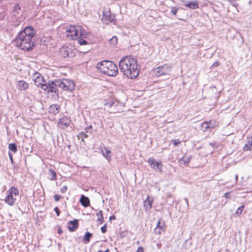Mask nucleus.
<instances>
[{
  "instance_id": "nucleus-1",
  "label": "nucleus",
  "mask_w": 252,
  "mask_h": 252,
  "mask_svg": "<svg viewBox=\"0 0 252 252\" xmlns=\"http://www.w3.org/2000/svg\"><path fill=\"white\" fill-rule=\"evenodd\" d=\"M36 32L32 26H27L18 32L13 40L16 46L24 51H32L35 45L33 37Z\"/></svg>"
},
{
  "instance_id": "nucleus-2",
  "label": "nucleus",
  "mask_w": 252,
  "mask_h": 252,
  "mask_svg": "<svg viewBox=\"0 0 252 252\" xmlns=\"http://www.w3.org/2000/svg\"><path fill=\"white\" fill-rule=\"evenodd\" d=\"M120 71L129 78H135L139 74L137 60L130 56L123 58L119 62Z\"/></svg>"
},
{
  "instance_id": "nucleus-3",
  "label": "nucleus",
  "mask_w": 252,
  "mask_h": 252,
  "mask_svg": "<svg viewBox=\"0 0 252 252\" xmlns=\"http://www.w3.org/2000/svg\"><path fill=\"white\" fill-rule=\"evenodd\" d=\"M96 67L104 74L115 76L118 73L117 66L112 61L104 60L97 63Z\"/></svg>"
},
{
  "instance_id": "nucleus-4",
  "label": "nucleus",
  "mask_w": 252,
  "mask_h": 252,
  "mask_svg": "<svg viewBox=\"0 0 252 252\" xmlns=\"http://www.w3.org/2000/svg\"><path fill=\"white\" fill-rule=\"evenodd\" d=\"M59 88L58 79L49 81L47 83L42 86V89L47 91L48 94L52 93V97L55 99H58L59 97Z\"/></svg>"
},
{
  "instance_id": "nucleus-5",
  "label": "nucleus",
  "mask_w": 252,
  "mask_h": 252,
  "mask_svg": "<svg viewBox=\"0 0 252 252\" xmlns=\"http://www.w3.org/2000/svg\"><path fill=\"white\" fill-rule=\"evenodd\" d=\"M59 87L63 91L72 92L75 89V84L68 79H58Z\"/></svg>"
},
{
  "instance_id": "nucleus-6",
  "label": "nucleus",
  "mask_w": 252,
  "mask_h": 252,
  "mask_svg": "<svg viewBox=\"0 0 252 252\" xmlns=\"http://www.w3.org/2000/svg\"><path fill=\"white\" fill-rule=\"evenodd\" d=\"M156 76H160L162 75L169 74L171 72V66L167 64L159 66L154 70Z\"/></svg>"
},
{
  "instance_id": "nucleus-7",
  "label": "nucleus",
  "mask_w": 252,
  "mask_h": 252,
  "mask_svg": "<svg viewBox=\"0 0 252 252\" xmlns=\"http://www.w3.org/2000/svg\"><path fill=\"white\" fill-rule=\"evenodd\" d=\"M80 26H70L66 31V35L71 39H78V29Z\"/></svg>"
},
{
  "instance_id": "nucleus-8",
  "label": "nucleus",
  "mask_w": 252,
  "mask_h": 252,
  "mask_svg": "<svg viewBox=\"0 0 252 252\" xmlns=\"http://www.w3.org/2000/svg\"><path fill=\"white\" fill-rule=\"evenodd\" d=\"M32 80L34 84L42 89V85L46 84V82L44 77L38 72H35L32 75Z\"/></svg>"
},
{
  "instance_id": "nucleus-9",
  "label": "nucleus",
  "mask_w": 252,
  "mask_h": 252,
  "mask_svg": "<svg viewBox=\"0 0 252 252\" xmlns=\"http://www.w3.org/2000/svg\"><path fill=\"white\" fill-rule=\"evenodd\" d=\"M61 56L65 58L66 57L72 58L74 56L72 47L63 46L60 49Z\"/></svg>"
},
{
  "instance_id": "nucleus-10",
  "label": "nucleus",
  "mask_w": 252,
  "mask_h": 252,
  "mask_svg": "<svg viewBox=\"0 0 252 252\" xmlns=\"http://www.w3.org/2000/svg\"><path fill=\"white\" fill-rule=\"evenodd\" d=\"M71 120L66 117H63L59 120L58 126L61 129H65L69 126Z\"/></svg>"
},
{
  "instance_id": "nucleus-11",
  "label": "nucleus",
  "mask_w": 252,
  "mask_h": 252,
  "mask_svg": "<svg viewBox=\"0 0 252 252\" xmlns=\"http://www.w3.org/2000/svg\"><path fill=\"white\" fill-rule=\"evenodd\" d=\"M148 162L150 164L151 167L154 169H158L159 171H162V162L160 161H156L155 159L153 158H149L148 159Z\"/></svg>"
},
{
  "instance_id": "nucleus-12",
  "label": "nucleus",
  "mask_w": 252,
  "mask_h": 252,
  "mask_svg": "<svg viewBox=\"0 0 252 252\" xmlns=\"http://www.w3.org/2000/svg\"><path fill=\"white\" fill-rule=\"evenodd\" d=\"M165 225L164 221L160 218L158 222L156 227L155 229V232L156 234H161V232L164 231L165 229Z\"/></svg>"
},
{
  "instance_id": "nucleus-13",
  "label": "nucleus",
  "mask_w": 252,
  "mask_h": 252,
  "mask_svg": "<svg viewBox=\"0 0 252 252\" xmlns=\"http://www.w3.org/2000/svg\"><path fill=\"white\" fill-rule=\"evenodd\" d=\"M79 226L78 220L74 219L68 222V229L70 232H74L77 230Z\"/></svg>"
},
{
  "instance_id": "nucleus-14",
  "label": "nucleus",
  "mask_w": 252,
  "mask_h": 252,
  "mask_svg": "<svg viewBox=\"0 0 252 252\" xmlns=\"http://www.w3.org/2000/svg\"><path fill=\"white\" fill-rule=\"evenodd\" d=\"M181 1L183 2L184 5L191 9H196L199 8L198 3L195 0L187 1L185 0H181Z\"/></svg>"
},
{
  "instance_id": "nucleus-15",
  "label": "nucleus",
  "mask_w": 252,
  "mask_h": 252,
  "mask_svg": "<svg viewBox=\"0 0 252 252\" xmlns=\"http://www.w3.org/2000/svg\"><path fill=\"white\" fill-rule=\"evenodd\" d=\"M153 203V198L152 197L151 198L149 196H148L146 199L145 200H144L143 202V206H144L146 211H147L152 208Z\"/></svg>"
},
{
  "instance_id": "nucleus-16",
  "label": "nucleus",
  "mask_w": 252,
  "mask_h": 252,
  "mask_svg": "<svg viewBox=\"0 0 252 252\" xmlns=\"http://www.w3.org/2000/svg\"><path fill=\"white\" fill-rule=\"evenodd\" d=\"M18 89L20 91H25L29 88V84L24 80H20L17 85Z\"/></svg>"
},
{
  "instance_id": "nucleus-17",
  "label": "nucleus",
  "mask_w": 252,
  "mask_h": 252,
  "mask_svg": "<svg viewBox=\"0 0 252 252\" xmlns=\"http://www.w3.org/2000/svg\"><path fill=\"white\" fill-rule=\"evenodd\" d=\"M81 204L84 207H87L90 205V199L84 195H81L79 200Z\"/></svg>"
},
{
  "instance_id": "nucleus-18",
  "label": "nucleus",
  "mask_w": 252,
  "mask_h": 252,
  "mask_svg": "<svg viewBox=\"0 0 252 252\" xmlns=\"http://www.w3.org/2000/svg\"><path fill=\"white\" fill-rule=\"evenodd\" d=\"M191 158V156H189L187 158L183 157L179 159L178 162L181 166L183 165L185 166H188L190 161Z\"/></svg>"
},
{
  "instance_id": "nucleus-19",
  "label": "nucleus",
  "mask_w": 252,
  "mask_h": 252,
  "mask_svg": "<svg viewBox=\"0 0 252 252\" xmlns=\"http://www.w3.org/2000/svg\"><path fill=\"white\" fill-rule=\"evenodd\" d=\"M60 106L58 104H52L49 107V112L54 115L58 114L59 112Z\"/></svg>"
},
{
  "instance_id": "nucleus-20",
  "label": "nucleus",
  "mask_w": 252,
  "mask_h": 252,
  "mask_svg": "<svg viewBox=\"0 0 252 252\" xmlns=\"http://www.w3.org/2000/svg\"><path fill=\"white\" fill-rule=\"evenodd\" d=\"M102 155L110 162L111 160V152L106 148L101 150Z\"/></svg>"
},
{
  "instance_id": "nucleus-21",
  "label": "nucleus",
  "mask_w": 252,
  "mask_h": 252,
  "mask_svg": "<svg viewBox=\"0 0 252 252\" xmlns=\"http://www.w3.org/2000/svg\"><path fill=\"white\" fill-rule=\"evenodd\" d=\"M7 195L5 198L4 201L5 202L9 205L10 206H12L15 203L16 199L13 197L12 195L7 193Z\"/></svg>"
},
{
  "instance_id": "nucleus-22",
  "label": "nucleus",
  "mask_w": 252,
  "mask_h": 252,
  "mask_svg": "<svg viewBox=\"0 0 252 252\" xmlns=\"http://www.w3.org/2000/svg\"><path fill=\"white\" fill-rule=\"evenodd\" d=\"M78 30H78V38H85L87 37L88 32H86L85 30L83 29L81 26H80V28H79Z\"/></svg>"
},
{
  "instance_id": "nucleus-23",
  "label": "nucleus",
  "mask_w": 252,
  "mask_h": 252,
  "mask_svg": "<svg viewBox=\"0 0 252 252\" xmlns=\"http://www.w3.org/2000/svg\"><path fill=\"white\" fill-rule=\"evenodd\" d=\"M93 237V234L87 231L85 233L83 238V242L85 244H88L90 242L91 238Z\"/></svg>"
},
{
  "instance_id": "nucleus-24",
  "label": "nucleus",
  "mask_w": 252,
  "mask_h": 252,
  "mask_svg": "<svg viewBox=\"0 0 252 252\" xmlns=\"http://www.w3.org/2000/svg\"><path fill=\"white\" fill-rule=\"evenodd\" d=\"M7 193L16 196L19 195V190L17 188L12 187L7 191Z\"/></svg>"
},
{
  "instance_id": "nucleus-25",
  "label": "nucleus",
  "mask_w": 252,
  "mask_h": 252,
  "mask_svg": "<svg viewBox=\"0 0 252 252\" xmlns=\"http://www.w3.org/2000/svg\"><path fill=\"white\" fill-rule=\"evenodd\" d=\"M105 18L110 23H115L116 21L115 15L114 14H110L109 15L106 16Z\"/></svg>"
},
{
  "instance_id": "nucleus-26",
  "label": "nucleus",
  "mask_w": 252,
  "mask_h": 252,
  "mask_svg": "<svg viewBox=\"0 0 252 252\" xmlns=\"http://www.w3.org/2000/svg\"><path fill=\"white\" fill-rule=\"evenodd\" d=\"M49 172L51 175V177L50 178V179L52 181L56 180L57 179V174L56 171L54 169L50 168L49 169Z\"/></svg>"
},
{
  "instance_id": "nucleus-27",
  "label": "nucleus",
  "mask_w": 252,
  "mask_h": 252,
  "mask_svg": "<svg viewBox=\"0 0 252 252\" xmlns=\"http://www.w3.org/2000/svg\"><path fill=\"white\" fill-rule=\"evenodd\" d=\"M9 149L11 151L14 153H15L17 151V147L15 143H10L8 145Z\"/></svg>"
},
{
  "instance_id": "nucleus-28",
  "label": "nucleus",
  "mask_w": 252,
  "mask_h": 252,
  "mask_svg": "<svg viewBox=\"0 0 252 252\" xmlns=\"http://www.w3.org/2000/svg\"><path fill=\"white\" fill-rule=\"evenodd\" d=\"M201 129L204 131H206L209 130V126L208 124V121L203 123L201 125Z\"/></svg>"
},
{
  "instance_id": "nucleus-29",
  "label": "nucleus",
  "mask_w": 252,
  "mask_h": 252,
  "mask_svg": "<svg viewBox=\"0 0 252 252\" xmlns=\"http://www.w3.org/2000/svg\"><path fill=\"white\" fill-rule=\"evenodd\" d=\"M109 42L111 45L115 46L118 43V38L116 36H113L110 40Z\"/></svg>"
},
{
  "instance_id": "nucleus-30",
  "label": "nucleus",
  "mask_w": 252,
  "mask_h": 252,
  "mask_svg": "<svg viewBox=\"0 0 252 252\" xmlns=\"http://www.w3.org/2000/svg\"><path fill=\"white\" fill-rule=\"evenodd\" d=\"M97 216H100L99 218L97 219V221H99L100 223L101 224L103 222V212L102 211L100 210L98 213L96 214Z\"/></svg>"
},
{
  "instance_id": "nucleus-31",
  "label": "nucleus",
  "mask_w": 252,
  "mask_h": 252,
  "mask_svg": "<svg viewBox=\"0 0 252 252\" xmlns=\"http://www.w3.org/2000/svg\"><path fill=\"white\" fill-rule=\"evenodd\" d=\"M180 9H182L183 8L182 7L178 8V7H174V6L172 7L171 10V12L172 14L175 16H177V13L178 10H179Z\"/></svg>"
},
{
  "instance_id": "nucleus-32",
  "label": "nucleus",
  "mask_w": 252,
  "mask_h": 252,
  "mask_svg": "<svg viewBox=\"0 0 252 252\" xmlns=\"http://www.w3.org/2000/svg\"><path fill=\"white\" fill-rule=\"evenodd\" d=\"M244 208H245L244 205H242V206H241L240 207L238 208L235 212V214L238 216H240L241 215L242 211Z\"/></svg>"
},
{
  "instance_id": "nucleus-33",
  "label": "nucleus",
  "mask_w": 252,
  "mask_h": 252,
  "mask_svg": "<svg viewBox=\"0 0 252 252\" xmlns=\"http://www.w3.org/2000/svg\"><path fill=\"white\" fill-rule=\"evenodd\" d=\"M21 11V7L19 6V4L17 3L13 7V11L16 14H19Z\"/></svg>"
},
{
  "instance_id": "nucleus-34",
  "label": "nucleus",
  "mask_w": 252,
  "mask_h": 252,
  "mask_svg": "<svg viewBox=\"0 0 252 252\" xmlns=\"http://www.w3.org/2000/svg\"><path fill=\"white\" fill-rule=\"evenodd\" d=\"M78 137V138L79 137H82V141H84V138H87L89 137V136L84 131H81L79 133Z\"/></svg>"
},
{
  "instance_id": "nucleus-35",
  "label": "nucleus",
  "mask_w": 252,
  "mask_h": 252,
  "mask_svg": "<svg viewBox=\"0 0 252 252\" xmlns=\"http://www.w3.org/2000/svg\"><path fill=\"white\" fill-rule=\"evenodd\" d=\"M78 39V42L81 45H85L88 44V42L83 38H79Z\"/></svg>"
},
{
  "instance_id": "nucleus-36",
  "label": "nucleus",
  "mask_w": 252,
  "mask_h": 252,
  "mask_svg": "<svg viewBox=\"0 0 252 252\" xmlns=\"http://www.w3.org/2000/svg\"><path fill=\"white\" fill-rule=\"evenodd\" d=\"M127 234H128V231L127 230L121 231L119 232L120 237L122 239L124 238L126 236Z\"/></svg>"
},
{
  "instance_id": "nucleus-37",
  "label": "nucleus",
  "mask_w": 252,
  "mask_h": 252,
  "mask_svg": "<svg viewBox=\"0 0 252 252\" xmlns=\"http://www.w3.org/2000/svg\"><path fill=\"white\" fill-rule=\"evenodd\" d=\"M208 124L209 126V130L214 128L215 127V122L212 121H208Z\"/></svg>"
},
{
  "instance_id": "nucleus-38",
  "label": "nucleus",
  "mask_w": 252,
  "mask_h": 252,
  "mask_svg": "<svg viewBox=\"0 0 252 252\" xmlns=\"http://www.w3.org/2000/svg\"><path fill=\"white\" fill-rule=\"evenodd\" d=\"M105 106L109 108L113 107L114 106H116L114 102L109 101L105 103Z\"/></svg>"
},
{
  "instance_id": "nucleus-39",
  "label": "nucleus",
  "mask_w": 252,
  "mask_h": 252,
  "mask_svg": "<svg viewBox=\"0 0 252 252\" xmlns=\"http://www.w3.org/2000/svg\"><path fill=\"white\" fill-rule=\"evenodd\" d=\"M85 132L92 133V125L89 126L88 127H85Z\"/></svg>"
},
{
  "instance_id": "nucleus-40",
  "label": "nucleus",
  "mask_w": 252,
  "mask_h": 252,
  "mask_svg": "<svg viewBox=\"0 0 252 252\" xmlns=\"http://www.w3.org/2000/svg\"><path fill=\"white\" fill-rule=\"evenodd\" d=\"M175 146H178L181 142L180 139H173L171 141Z\"/></svg>"
},
{
  "instance_id": "nucleus-41",
  "label": "nucleus",
  "mask_w": 252,
  "mask_h": 252,
  "mask_svg": "<svg viewBox=\"0 0 252 252\" xmlns=\"http://www.w3.org/2000/svg\"><path fill=\"white\" fill-rule=\"evenodd\" d=\"M228 1H229L230 4H231L232 5L235 7H237L238 5L236 0H228Z\"/></svg>"
},
{
  "instance_id": "nucleus-42",
  "label": "nucleus",
  "mask_w": 252,
  "mask_h": 252,
  "mask_svg": "<svg viewBox=\"0 0 252 252\" xmlns=\"http://www.w3.org/2000/svg\"><path fill=\"white\" fill-rule=\"evenodd\" d=\"M252 146V142L250 144H246L244 147V151H248L251 149V147Z\"/></svg>"
},
{
  "instance_id": "nucleus-43",
  "label": "nucleus",
  "mask_w": 252,
  "mask_h": 252,
  "mask_svg": "<svg viewBox=\"0 0 252 252\" xmlns=\"http://www.w3.org/2000/svg\"><path fill=\"white\" fill-rule=\"evenodd\" d=\"M100 229L102 233H106L107 232V224H105L101 227Z\"/></svg>"
},
{
  "instance_id": "nucleus-44",
  "label": "nucleus",
  "mask_w": 252,
  "mask_h": 252,
  "mask_svg": "<svg viewBox=\"0 0 252 252\" xmlns=\"http://www.w3.org/2000/svg\"><path fill=\"white\" fill-rule=\"evenodd\" d=\"M61 195L59 194H55L54 195V199L56 201H58L60 200L61 198Z\"/></svg>"
},
{
  "instance_id": "nucleus-45",
  "label": "nucleus",
  "mask_w": 252,
  "mask_h": 252,
  "mask_svg": "<svg viewBox=\"0 0 252 252\" xmlns=\"http://www.w3.org/2000/svg\"><path fill=\"white\" fill-rule=\"evenodd\" d=\"M220 64V63L218 61L215 62L211 65V68H214L218 66Z\"/></svg>"
},
{
  "instance_id": "nucleus-46",
  "label": "nucleus",
  "mask_w": 252,
  "mask_h": 252,
  "mask_svg": "<svg viewBox=\"0 0 252 252\" xmlns=\"http://www.w3.org/2000/svg\"><path fill=\"white\" fill-rule=\"evenodd\" d=\"M67 189V187L66 186H64L61 189V192L62 193H65Z\"/></svg>"
},
{
  "instance_id": "nucleus-47",
  "label": "nucleus",
  "mask_w": 252,
  "mask_h": 252,
  "mask_svg": "<svg viewBox=\"0 0 252 252\" xmlns=\"http://www.w3.org/2000/svg\"><path fill=\"white\" fill-rule=\"evenodd\" d=\"M54 210L55 212H56L57 216H59L60 215V210L59 208L58 207H55Z\"/></svg>"
},
{
  "instance_id": "nucleus-48",
  "label": "nucleus",
  "mask_w": 252,
  "mask_h": 252,
  "mask_svg": "<svg viewBox=\"0 0 252 252\" xmlns=\"http://www.w3.org/2000/svg\"><path fill=\"white\" fill-rule=\"evenodd\" d=\"M210 145L212 146L213 148H214L215 149L217 148L219 145L218 143L216 142L214 143H210Z\"/></svg>"
},
{
  "instance_id": "nucleus-49",
  "label": "nucleus",
  "mask_w": 252,
  "mask_h": 252,
  "mask_svg": "<svg viewBox=\"0 0 252 252\" xmlns=\"http://www.w3.org/2000/svg\"><path fill=\"white\" fill-rule=\"evenodd\" d=\"M230 194V192H226L224 194L223 197L226 198V199H229L230 198V196L229 195Z\"/></svg>"
},
{
  "instance_id": "nucleus-50",
  "label": "nucleus",
  "mask_w": 252,
  "mask_h": 252,
  "mask_svg": "<svg viewBox=\"0 0 252 252\" xmlns=\"http://www.w3.org/2000/svg\"><path fill=\"white\" fill-rule=\"evenodd\" d=\"M58 233L59 234H61L62 233H63V231L61 227V226L60 225H58Z\"/></svg>"
},
{
  "instance_id": "nucleus-51",
  "label": "nucleus",
  "mask_w": 252,
  "mask_h": 252,
  "mask_svg": "<svg viewBox=\"0 0 252 252\" xmlns=\"http://www.w3.org/2000/svg\"><path fill=\"white\" fill-rule=\"evenodd\" d=\"M136 252H144V249L142 247H139Z\"/></svg>"
},
{
  "instance_id": "nucleus-52",
  "label": "nucleus",
  "mask_w": 252,
  "mask_h": 252,
  "mask_svg": "<svg viewBox=\"0 0 252 252\" xmlns=\"http://www.w3.org/2000/svg\"><path fill=\"white\" fill-rule=\"evenodd\" d=\"M8 155H9V158H10V161H11V163H12L13 162V157H12V155L11 154H10V153H8Z\"/></svg>"
},
{
  "instance_id": "nucleus-53",
  "label": "nucleus",
  "mask_w": 252,
  "mask_h": 252,
  "mask_svg": "<svg viewBox=\"0 0 252 252\" xmlns=\"http://www.w3.org/2000/svg\"><path fill=\"white\" fill-rule=\"evenodd\" d=\"M116 219V217L114 215H112L109 217V220H112Z\"/></svg>"
},
{
  "instance_id": "nucleus-54",
  "label": "nucleus",
  "mask_w": 252,
  "mask_h": 252,
  "mask_svg": "<svg viewBox=\"0 0 252 252\" xmlns=\"http://www.w3.org/2000/svg\"><path fill=\"white\" fill-rule=\"evenodd\" d=\"M172 197V195L171 194H169V195H168L167 196V198H166V202H168V200H169V199Z\"/></svg>"
},
{
  "instance_id": "nucleus-55",
  "label": "nucleus",
  "mask_w": 252,
  "mask_h": 252,
  "mask_svg": "<svg viewBox=\"0 0 252 252\" xmlns=\"http://www.w3.org/2000/svg\"><path fill=\"white\" fill-rule=\"evenodd\" d=\"M110 252V251H109V249H107L106 251H104V252H103V251H101V250H99V251H98V252Z\"/></svg>"
},
{
  "instance_id": "nucleus-56",
  "label": "nucleus",
  "mask_w": 252,
  "mask_h": 252,
  "mask_svg": "<svg viewBox=\"0 0 252 252\" xmlns=\"http://www.w3.org/2000/svg\"><path fill=\"white\" fill-rule=\"evenodd\" d=\"M20 22H19L18 23H16V24H14L13 25L15 27H18L20 25Z\"/></svg>"
},
{
  "instance_id": "nucleus-57",
  "label": "nucleus",
  "mask_w": 252,
  "mask_h": 252,
  "mask_svg": "<svg viewBox=\"0 0 252 252\" xmlns=\"http://www.w3.org/2000/svg\"><path fill=\"white\" fill-rule=\"evenodd\" d=\"M185 200L186 203H187V204H188V199L187 198H185Z\"/></svg>"
},
{
  "instance_id": "nucleus-58",
  "label": "nucleus",
  "mask_w": 252,
  "mask_h": 252,
  "mask_svg": "<svg viewBox=\"0 0 252 252\" xmlns=\"http://www.w3.org/2000/svg\"><path fill=\"white\" fill-rule=\"evenodd\" d=\"M173 201L172 200L171 202L169 203L170 205H173Z\"/></svg>"
},
{
  "instance_id": "nucleus-59",
  "label": "nucleus",
  "mask_w": 252,
  "mask_h": 252,
  "mask_svg": "<svg viewBox=\"0 0 252 252\" xmlns=\"http://www.w3.org/2000/svg\"><path fill=\"white\" fill-rule=\"evenodd\" d=\"M235 178H236L237 179V178H238V176L237 175L236 176Z\"/></svg>"
},
{
  "instance_id": "nucleus-60",
  "label": "nucleus",
  "mask_w": 252,
  "mask_h": 252,
  "mask_svg": "<svg viewBox=\"0 0 252 252\" xmlns=\"http://www.w3.org/2000/svg\"><path fill=\"white\" fill-rule=\"evenodd\" d=\"M0 0L1 1V0Z\"/></svg>"
}]
</instances>
